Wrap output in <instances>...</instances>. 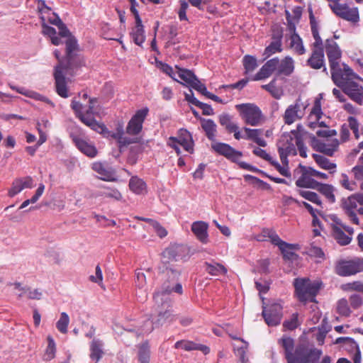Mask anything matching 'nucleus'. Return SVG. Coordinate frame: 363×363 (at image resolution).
<instances>
[{
    "label": "nucleus",
    "instance_id": "obj_30",
    "mask_svg": "<svg viewBox=\"0 0 363 363\" xmlns=\"http://www.w3.org/2000/svg\"><path fill=\"white\" fill-rule=\"evenodd\" d=\"M310 25L314 42L311 45V50L324 51L323 42L320 38L318 28V23L313 16V11H309Z\"/></svg>",
    "mask_w": 363,
    "mask_h": 363
},
{
    "label": "nucleus",
    "instance_id": "obj_53",
    "mask_svg": "<svg viewBox=\"0 0 363 363\" xmlns=\"http://www.w3.org/2000/svg\"><path fill=\"white\" fill-rule=\"evenodd\" d=\"M298 194L304 198L306 200L315 204L316 206L323 208L322 201L320 196L313 191H308V190H301L299 189L297 191Z\"/></svg>",
    "mask_w": 363,
    "mask_h": 363
},
{
    "label": "nucleus",
    "instance_id": "obj_19",
    "mask_svg": "<svg viewBox=\"0 0 363 363\" xmlns=\"http://www.w3.org/2000/svg\"><path fill=\"white\" fill-rule=\"evenodd\" d=\"M279 58L274 57L267 60L260 68L259 72L250 79L252 81H259L269 77L275 71L278 75Z\"/></svg>",
    "mask_w": 363,
    "mask_h": 363
},
{
    "label": "nucleus",
    "instance_id": "obj_38",
    "mask_svg": "<svg viewBox=\"0 0 363 363\" xmlns=\"http://www.w3.org/2000/svg\"><path fill=\"white\" fill-rule=\"evenodd\" d=\"M243 130L245 132V135L242 136V138L251 140L260 147H265L267 145V142L260 137L262 133V129H252L244 127Z\"/></svg>",
    "mask_w": 363,
    "mask_h": 363
},
{
    "label": "nucleus",
    "instance_id": "obj_40",
    "mask_svg": "<svg viewBox=\"0 0 363 363\" xmlns=\"http://www.w3.org/2000/svg\"><path fill=\"white\" fill-rule=\"evenodd\" d=\"M205 271L211 276L225 275L228 272L227 268L220 263L212 261L204 262Z\"/></svg>",
    "mask_w": 363,
    "mask_h": 363
},
{
    "label": "nucleus",
    "instance_id": "obj_10",
    "mask_svg": "<svg viewBox=\"0 0 363 363\" xmlns=\"http://www.w3.org/2000/svg\"><path fill=\"white\" fill-rule=\"evenodd\" d=\"M148 112L149 109L147 107L138 110L128 123L126 133L130 135H138L142 131L143 124Z\"/></svg>",
    "mask_w": 363,
    "mask_h": 363
},
{
    "label": "nucleus",
    "instance_id": "obj_63",
    "mask_svg": "<svg viewBox=\"0 0 363 363\" xmlns=\"http://www.w3.org/2000/svg\"><path fill=\"white\" fill-rule=\"evenodd\" d=\"M350 306L353 309H358L363 305V298L359 294H352L349 297Z\"/></svg>",
    "mask_w": 363,
    "mask_h": 363
},
{
    "label": "nucleus",
    "instance_id": "obj_39",
    "mask_svg": "<svg viewBox=\"0 0 363 363\" xmlns=\"http://www.w3.org/2000/svg\"><path fill=\"white\" fill-rule=\"evenodd\" d=\"M312 157L320 168L328 171L330 174H333L336 172L337 164L332 162L325 156L318 154H313Z\"/></svg>",
    "mask_w": 363,
    "mask_h": 363
},
{
    "label": "nucleus",
    "instance_id": "obj_61",
    "mask_svg": "<svg viewBox=\"0 0 363 363\" xmlns=\"http://www.w3.org/2000/svg\"><path fill=\"white\" fill-rule=\"evenodd\" d=\"M306 253L311 256L318 258L323 259L325 254L320 247L310 245V246L306 247Z\"/></svg>",
    "mask_w": 363,
    "mask_h": 363
},
{
    "label": "nucleus",
    "instance_id": "obj_31",
    "mask_svg": "<svg viewBox=\"0 0 363 363\" xmlns=\"http://www.w3.org/2000/svg\"><path fill=\"white\" fill-rule=\"evenodd\" d=\"M176 140L177 143L182 146L186 151L193 153L194 141L191 133L187 130L180 129L178 131V137H176Z\"/></svg>",
    "mask_w": 363,
    "mask_h": 363
},
{
    "label": "nucleus",
    "instance_id": "obj_49",
    "mask_svg": "<svg viewBox=\"0 0 363 363\" xmlns=\"http://www.w3.org/2000/svg\"><path fill=\"white\" fill-rule=\"evenodd\" d=\"M301 125H297V129L291 130V133L295 138V143L299 152V155L303 158L307 157V147L304 145L302 136L299 133Z\"/></svg>",
    "mask_w": 363,
    "mask_h": 363
},
{
    "label": "nucleus",
    "instance_id": "obj_37",
    "mask_svg": "<svg viewBox=\"0 0 363 363\" xmlns=\"http://www.w3.org/2000/svg\"><path fill=\"white\" fill-rule=\"evenodd\" d=\"M128 186L132 192L138 195L145 194L147 192L146 183L137 176H133L130 179Z\"/></svg>",
    "mask_w": 363,
    "mask_h": 363
},
{
    "label": "nucleus",
    "instance_id": "obj_13",
    "mask_svg": "<svg viewBox=\"0 0 363 363\" xmlns=\"http://www.w3.org/2000/svg\"><path fill=\"white\" fill-rule=\"evenodd\" d=\"M325 47L330 69H333V67L340 66L342 64V51L337 43L333 39H327Z\"/></svg>",
    "mask_w": 363,
    "mask_h": 363
},
{
    "label": "nucleus",
    "instance_id": "obj_51",
    "mask_svg": "<svg viewBox=\"0 0 363 363\" xmlns=\"http://www.w3.org/2000/svg\"><path fill=\"white\" fill-rule=\"evenodd\" d=\"M102 342L99 340H93L90 345V358L98 362L102 357Z\"/></svg>",
    "mask_w": 363,
    "mask_h": 363
},
{
    "label": "nucleus",
    "instance_id": "obj_1",
    "mask_svg": "<svg viewBox=\"0 0 363 363\" xmlns=\"http://www.w3.org/2000/svg\"><path fill=\"white\" fill-rule=\"evenodd\" d=\"M65 63L62 65V71L67 74L73 76L77 74L83 67L86 66V61L83 55L79 52V47L74 37H71L65 41Z\"/></svg>",
    "mask_w": 363,
    "mask_h": 363
},
{
    "label": "nucleus",
    "instance_id": "obj_54",
    "mask_svg": "<svg viewBox=\"0 0 363 363\" xmlns=\"http://www.w3.org/2000/svg\"><path fill=\"white\" fill-rule=\"evenodd\" d=\"M48 346L45 349L43 359L45 361H50L55 357L56 345L52 336L48 335L47 337Z\"/></svg>",
    "mask_w": 363,
    "mask_h": 363
},
{
    "label": "nucleus",
    "instance_id": "obj_5",
    "mask_svg": "<svg viewBox=\"0 0 363 363\" xmlns=\"http://www.w3.org/2000/svg\"><path fill=\"white\" fill-rule=\"evenodd\" d=\"M335 272L341 277H350L363 272L362 258L342 259L335 266Z\"/></svg>",
    "mask_w": 363,
    "mask_h": 363
},
{
    "label": "nucleus",
    "instance_id": "obj_8",
    "mask_svg": "<svg viewBox=\"0 0 363 363\" xmlns=\"http://www.w3.org/2000/svg\"><path fill=\"white\" fill-rule=\"evenodd\" d=\"M295 145V138L291 132L289 133H284L281 135L277 146L278 152L282 164L286 166L289 165L288 156L296 155L297 150Z\"/></svg>",
    "mask_w": 363,
    "mask_h": 363
},
{
    "label": "nucleus",
    "instance_id": "obj_22",
    "mask_svg": "<svg viewBox=\"0 0 363 363\" xmlns=\"http://www.w3.org/2000/svg\"><path fill=\"white\" fill-rule=\"evenodd\" d=\"M304 116V111L301 109L300 100L297 99L294 104L289 105L283 116L284 121L287 125H291L297 120L301 119Z\"/></svg>",
    "mask_w": 363,
    "mask_h": 363
},
{
    "label": "nucleus",
    "instance_id": "obj_33",
    "mask_svg": "<svg viewBox=\"0 0 363 363\" xmlns=\"http://www.w3.org/2000/svg\"><path fill=\"white\" fill-rule=\"evenodd\" d=\"M82 123L91 130L102 135L105 138H108L110 131L103 123L98 122L94 117H86L82 119Z\"/></svg>",
    "mask_w": 363,
    "mask_h": 363
},
{
    "label": "nucleus",
    "instance_id": "obj_56",
    "mask_svg": "<svg viewBox=\"0 0 363 363\" xmlns=\"http://www.w3.org/2000/svg\"><path fill=\"white\" fill-rule=\"evenodd\" d=\"M262 88L269 91L275 99H279L283 95V91L276 86V79L272 80L267 84L262 85Z\"/></svg>",
    "mask_w": 363,
    "mask_h": 363
},
{
    "label": "nucleus",
    "instance_id": "obj_18",
    "mask_svg": "<svg viewBox=\"0 0 363 363\" xmlns=\"http://www.w3.org/2000/svg\"><path fill=\"white\" fill-rule=\"evenodd\" d=\"M353 79L345 85L341 90L347 95L350 99L359 105L363 104V86Z\"/></svg>",
    "mask_w": 363,
    "mask_h": 363
},
{
    "label": "nucleus",
    "instance_id": "obj_26",
    "mask_svg": "<svg viewBox=\"0 0 363 363\" xmlns=\"http://www.w3.org/2000/svg\"><path fill=\"white\" fill-rule=\"evenodd\" d=\"M296 350L301 363H318L321 354L318 350H308L303 346L296 347Z\"/></svg>",
    "mask_w": 363,
    "mask_h": 363
},
{
    "label": "nucleus",
    "instance_id": "obj_59",
    "mask_svg": "<svg viewBox=\"0 0 363 363\" xmlns=\"http://www.w3.org/2000/svg\"><path fill=\"white\" fill-rule=\"evenodd\" d=\"M298 314L297 313H293L289 320H286L283 323V327L289 330H294L299 325Z\"/></svg>",
    "mask_w": 363,
    "mask_h": 363
},
{
    "label": "nucleus",
    "instance_id": "obj_43",
    "mask_svg": "<svg viewBox=\"0 0 363 363\" xmlns=\"http://www.w3.org/2000/svg\"><path fill=\"white\" fill-rule=\"evenodd\" d=\"M290 48L298 55H302L306 53V48L303 45V40L295 31L290 36Z\"/></svg>",
    "mask_w": 363,
    "mask_h": 363
},
{
    "label": "nucleus",
    "instance_id": "obj_21",
    "mask_svg": "<svg viewBox=\"0 0 363 363\" xmlns=\"http://www.w3.org/2000/svg\"><path fill=\"white\" fill-rule=\"evenodd\" d=\"M282 38L283 33L281 30L274 32L272 35V41L268 46H267L263 52L264 60L268 59L272 55L281 52L282 48Z\"/></svg>",
    "mask_w": 363,
    "mask_h": 363
},
{
    "label": "nucleus",
    "instance_id": "obj_25",
    "mask_svg": "<svg viewBox=\"0 0 363 363\" xmlns=\"http://www.w3.org/2000/svg\"><path fill=\"white\" fill-rule=\"evenodd\" d=\"M306 65L313 69H323V71L328 74L324 51L323 50H312L310 57L306 60Z\"/></svg>",
    "mask_w": 363,
    "mask_h": 363
},
{
    "label": "nucleus",
    "instance_id": "obj_20",
    "mask_svg": "<svg viewBox=\"0 0 363 363\" xmlns=\"http://www.w3.org/2000/svg\"><path fill=\"white\" fill-rule=\"evenodd\" d=\"M34 187V181L30 176L18 177L15 179L9 189L8 196L11 198L15 196L25 189H32Z\"/></svg>",
    "mask_w": 363,
    "mask_h": 363
},
{
    "label": "nucleus",
    "instance_id": "obj_32",
    "mask_svg": "<svg viewBox=\"0 0 363 363\" xmlns=\"http://www.w3.org/2000/svg\"><path fill=\"white\" fill-rule=\"evenodd\" d=\"M174 348L182 349L185 351L199 350L204 354L210 352V348L204 345L197 344L189 340H179L174 344Z\"/></svg>",
    "mask_w": 363,
    "mask_h": 363
},
{
    "label": "nucleus",
    "instance_id": "obj_41",
    "mask_svg": "<svg viewBox=\"0 0 363 363\" xmlns=\"http://www.w3.org/2000/svg\"><path fill=\"white\" fill-rule=\"evenodd\" d=\"M138 359L139 363H150V346L147 340L139 344L138 346Z\"/></svg>",
    "mask_w": 363,
    "mask_h": 363
},
{
    "label": "nucleus",
    "instance_id": "obj_6",
    "mask_svg": "<svg viewBox=\"0 0 363 363\" xmlns=\"http://www.w3.org/2000/svg\"><path fill=\"white\" fill-rule=\"evenodd\" d=\"M330 73L333 82L340 89H342L353 79H359L353 70L345 63L330 69Z\"/></svg>",
    "mask_w": 363,
    "mask_h": 363
},
{
    "label": "nucleus",
    "instance_id": "obj_35",
    "mask_svg": "<svg viewBox=\"0 0 363 363\" xmlns=\"http://www.w3.org/2000/svg\"><path fill=\"white\" fill-rule=\"evenodd\" d=\"M323 112L321 110L320 100L316 99L308 116V126L311 128H315L319 120L321 118Z\"/></svg>",
    "mask_w": 363,
    "mask_h": 363
},
{
    "label": "nucleus",
    "instance_id": "obj_14",
    "mask_svg": "<svg viewBox=\"0 0 363 363\" xmlns=\"http://www.w3.org/2000/svg\"><path fill=\"white\" fill-rule=\"evenodd\" d=\"M69 136L77 149L84 155L90 158H94L97 155L98 150L92 143L74 133H71Z\"/></svg>",
    "mask_w": 363,
    "mask_h": 363
},
{
    "label": "nucleus",
    "instance_id": "obj_24",
    "mask_svg": "<svg viewBox=\"0 0 363 363\" xmlns=\"http://www.w3.org/2000/svg\"><path fill=\"white\" fill-rule=\"evenodd\" d=\"M218 121L228 133H233L235 139L239 140L242 138L239 126L233 121L230 115L228 113L220 114L218 116Z\"/></svg>",
    "mask_w": 363,
    "mask_h": 363
},
{
    "label": "nucleus",
    "instance_id": "obj_50",
    "mask_svg": "<svg viewBox=\"0 0 363 363\" xmlns=\"http://www.w3.org/2000/svg\"><path fill=\"white\" fill-rule=\"evenodd\" d=\"M175 68L177 69L179 77L189 86H190L197 78L194 73L189 69L181 68L177 65L175 66Z\"/></svg>",
    "mask_w": 363,
    "mask_h": 363
},
{
    "label": "nucleus",
    "instance_id": "obj_2",
    "mask_svg": "<svg viewBox=\"0 0 363 363\" xmlns=\"http://www.w3.org/2000/svg\"><path fill=\"white\" fill-rule=\"evenodd\" d=\"M295 295L300 302H315V296L320 289V283L308 278H296L294 281Z\"/></svg>",
    "mask_w": 363,
    "mask_h": 363
},
{
    "label": "nucleus",
    "instance_id": "obj_52",
    "mask_svg": "<svg viewBox=\"0 0 363 363\" xmlns=\"http://www.w3.org/2000/svg\"><path fill=\"white\" fill-rule=\"evenodd\" d=\"M99 195L116 201H121L123 199L122 194L118 189L108 186H101Z\"/></svg>",
    "mask_w": 363,
    "mask_h": 363
},
{
    "label": "nucleus",
    "instance_id": "obj_47",
    "mask_svg": "<svg viewBox=\"0 0 363 363\" xmlns=\"http://www.w3.org/2000/svg\"><path fill=\"white\" fill-rule=\"evenodd\" d=\"M278 343L283 347L286 359L294 356V340L288 336H283L278 340Z\"/></svg>",
    "mask_w": 363,
    "mask_h": 363
},
{
    "label": "nucleus",
    "instance_id": "obj_4",
    "mask_svg": "<svg viewBox=\"0 0 363 363\" xmlns=\"http://www.w3.org/2000/svg\"><path fill=\"white\" fill-rule=\"evenodd\" d=\"M235 108L246 125L257 126L262 125L264 121V116L261 109L255 104H237Z\"/></svg>",
    "mask_w": 363,
    "mask_h": 363
},
{
    "label": "nucleus",
    "instance_id": "obj_16",
    "mask_svg": "<svg viewBox=\"0 0 363 363\" xmlns=\"http://www.w3.org/2000/svg\"><path fill=\"white\" fill-rule=\"evenodd\" d=\"M301 176L296 181V185L300 188L314 189L318 182L315 180L311 172V167L299 164Z\"/></svg>",
    "mask_w": 363,
    "mask_h": 363
},
{
    "label": "nucleus",
    "instance_id": "obj_42",
    "mask_svg": "<svg viewBox=\"0 0 363 363\" xmlns=\"http://www.w3.org/2000/svg\"><path fill=\"white\" fill-rule=\"evenodd\" d=\"M201 123L208 139L214 141L217 132V126L214 121L211 119L201 118Z\"/></svg>",
    "mask_w": 363,
    "mask_h": 363
},
{
    "label": "nucleus",
    "instance_id": "obj_46",
    "mask_svg": "<svg viewBox=\"0 0 363 363\" xmlns=\"http://www.w3.org/2000/svg\"><path fill=\"white\" fill-rule=\"evenodd\" d=\"M92 169L101 176V179L105 181L113 180V172L103 163L96 162L93 163Z\"/></svg>",
    "mask_w": 363,
    "mask_h": 363
},
{
    "label": "nucleus",
    "instance_id": "obj_48",
    "mask_svg": "<svg viewBox=\"0 0 363 363\" xmlns=\"http://www.w3.org/2000/svg\"><path fill=\"white\" fill-rule=\"evenodd\" d=\"M172 291H175L179 294H182V286L179 283H174L172 284H166V283H164L162 287L161 291H156L154 294V298L157 299L160 296L164 295V294H169L172 293Z\"/></svg>",
    "mask_w": 363,
    "mask_h": 363
},
{
    "label": "nucleus",
    "instance_id": "obj_15",
    "mask_svg": "<svg viewBox=\"0 0 363 363\" xmlns=\"http://www.w3.org/2000/svg\"><path fill=\"white\" fill-rule=\"evenodd\" d=\"M211 147L216 152L224 156L233 162H237L242 156L241 152L236 150L227 143H215L211 144Z\"/></svg>",
    "mask_w": 363,
    "mask_h": 363
},
{
    "label": "nucleus",
    "instance_id": "obj_64",
    "mask_svg": "<svg viewBox=\"0 0 363 363\" xmlns=\"http://www.w3.org/2000/svg\"><path fill=\"white\" fill-rule=\"evenodd\" d=\"M346 290L357 291L362 293L363 291V282L360 281H354L352 282L347 283L345 285Z\"/></svg>",
    "mask_w": 363,
    "mask_h": 363
},
{
    "label": "nucleus",
    "instance_id": "obj_29",
    "mask_svg": "<svg viewBox=\"0 0 363 363\" xmlns=\"http://www.w3.org/2000/svg\"><path fill=\"white\" fill-rule=\"evenodd\" d=\"M177 319V316L174 314L172 309H167L163 312H160L158 314V318L155 322H150L147 320L145 323L151 324V326L145 330V333H150L155 328H158L166 322L172 323Z\"/></svg>",
    "mask_w": 363,
    "mask_h": 363
},
{
    "label": "nucleus",
    "instance_id": "obj_58",
    "mask_svg": "<svg viewBox=\"0 0 363 363\" xmlns=\"http://www.w3.org/2000/svg\"><path fill=\"white\" fill-rule=\"evenodd\" d=\"M69 323V318L65 312L60 314V318L56 323V328L62 334L67 333V327Z\"/></svg>",
    "mask_w": 363,
    "mask_h": 363
},
{
    "label": "nucleus",
    "instance_id": "obj_57",
    "mask_svg": "<svg viewBox=\"0 0 363 363\" xmlns=\"http://www.w3.org/2000/svg\"><path fill=\"white\" fill-rule=\"evenodd\" d=\"M337 312L342 316L349 317L352 311L348 303V301L345 298H342L337 301Z\"/></svg>",
    "mask_w": 363,
    "mask_h": 363
},
{
    "label": "nucleus",
    "instance_id": "obj_3",
    "mask_svg": "<svg viewBox=\"0 0 363 363\" xmlns=\"http://www.w3.org/2000/svg\"><path fill=\"white\" fill-rule=\"evenodd\" d=\"M341 208L349 220L358 225L357 213L363 216V193H355L341 200Z\"/></svg>",
    "mask_w": 363,
    "mask_h": 363
},
{
    "label": "nucleus",
    "instance_id": "obj_11",
    "mask_svg": "<svg viewBox=\"0 0 363 363\" xmlns=\"http://www.w3.org/2000/svg\"><path fill=\"white\" fill-rule=\"evenodd\" d=\"M331 10L338 17L352 23H357L359 20V11L356 7H350L346 4H334Z\"/></svg>",
    "mask_w": 363,
    "mask_h": 363
},
{
    "label": "nucleus",
    "instance_id": "obj_28",
    "mask_svg": "<svg viewBox=\"0 0 363 363\" xmlns=\"http://www.w3.org/2000/svg\"><path fill=\"white\" fill-rule=\"evenodd\" d=\"M191 229L196 239L202 244H207L209 242L207 223L201 220L195 221L191 224Z\"/></svg>",
    "mask_w": 363,
    "mask_h": 363
},
{
    "label": "nucleus",
    "instance_id": "obj_44",
    "mask_svg": "<svg viewBox=\"0 0 363 363\" xmlns=\"http://www.w3.org/2000/svg\"><path fill=\"white\" fill-rule=\"evenodd\" d=\"M8 285H12L14 286L15 289L18 291H23L25 293H27V298L28 299L40 300L42 297V292L38 289H36L32 290L30 287H23L21 286L20 282L16 281L14 283H9Z\"/></svg>",
    "mask_w": 363,
    "mask_h": 363
},
{
    "label": "nucleus",
    "instance_id": "obj_45",
    "mask_svg": "<svg viewBox=\"0 0 363 363\" xmlns=\"http://www.w3.org/2000/svg\"><path fill=\"white\" fill-rule=\"evenodd\" d=\"M130 35L133 42L138 45H142L145 40V30L142 22L140 23H135L134 28H133Z\"/></svg>",
    "mask_w": 363,
    "mask_h": 363
},
{
    "label": "nucleus",
    "instance_id": "obj_7",
    "mask_svg": "<svg viewBox=\"0 0 363 363\" xmlns=\"http://www.w3.org/2000/svg\"><path fill=\"white\" fill-rule=\"evenodd\" d=\"M267 232L271 242L279 247L284 260L294 261L298 259V255L294 252V250L299 249L298 244H290L283 241L274 231L267 230Z\"/></svg>",
    "mask_w": 363,
    "mask_h": 363
},
{
    "label": "nucleus",
    "instance_id": "obj_9",
    "mask_svg": "<svg viewBox=\"0 0 363 363\" xmlns=\"http://www.w3.org/2000/svg\"><path fill=\"white\" fill-rule=\"evenodd\" d=\"M159 274L166 284H174L181 274L180 268L174 262L163 259L159 267Z\"/></svg>",
    "mask_w": 363,
    "mask_h": 363
},
{
    "label": "nucleus",
    "instance_id": "obj_23",
    "mask_svg": "<svg viewBox=\"0 0 363 363\" xmlns=\"http://www.w3.org/2000/svg\"><path fill=\"white\" fill-rule=\"evenodd\" d=\"M54 78L57 94L62 98H67L69 96L68 89L66 79L63 74L62 65H57L55 67Z\"/></svg>",
    "mask_w": 363,
    "mask_h": 363
},
{
    "label": "nucleus",
    "instance_id": "obj_12",
    "mask_svg": "<svg viewBox=\"0 0 363 363\" xmlns=\"http://www.w3.org/2000/svg\"><path fill=\"white\" fill-rule=\"evenodd\" d=\"M282 309L281 305L277 303L264 308L262 315L269 326H276L280 323L283 315Z\"/></svg>",
    "mask_w": 363,
    "mask_h": 363
},
{
    "label": "nucleus",
    "instance_id": "obj_27",
    "mask_svg": "<svg viewBox=\"0 0 363 363\" xmlns=\"http://www.w3.org/2000/svg\"><path fill=\"white\" fill-rule=\"evenodd\" d=\"M339 142L337 140H328L327 143L321 142L313 138V147L316 150L328 156H333L337 150Z\"/></svg>",
    "mask_w": 363,
    "mask_h": 363
},
{
    "label": "nucleus",
    "instance_id": "obj_60",
    "mask_svg": "<svg viewBox=\"0 0 363 363\" xmlns=\"http://www.w3.org/2000/svg\"><path fill=\"white\" fill-rule=\"evenodd\" d=\"M70 106L74 111L76 117L78 118L82 122L83 118H86L87 117L84 115L83 111V105L79 101H76L75 99H72Z\"/></svg>",
    "mask_w": 363,
    "mask_h": 363
},
{
    "label": "nucleus",
    "instance_id": "obj_17",
    "mask_svg": "<svg viewBox=\"0 0 363 363\" xmlns=\"http://www.w3.org/2000/svg\"><path fill=\"white\" fill-rule=\"evenodd\" d=\"M333 223L331 224V233L333 238L340 245H347L350 243L352 237L347 235L342 230V223L340 219L335 217L333 219Z\"/></svg>",
    "mask_w": 363,
    "mask_h": 363
},
{
    "label": "nucleus",
    "instance_id": "obj_36",
    "mask_svg": "<svg viewBox=\"0 0 363 363\" xmlns=\"http://www.w3.org/2000/svg\"><path fill=\"white\" fill-rule=\"evenodd\" d=\"M294 60L290 56H286L279 60L278 75L290 76L294 71Z\"/></svg>",
    "mask_w": 363,
    "mask_h": 363
},
{
    "label": "nucleus",
    "instance_id": "obj_34",
    "mask_svg": "<svg viewBox=\"0 0 363 363\" xmlns=\"http://www.w3.org/2000/svg\"><path fill=\"white\" fill-rule=\"evenodd\" d=\"M313 189H315L320 194H322L328 203H334L335 202V189L333 185L318 182L316 187H315Z\"/></svg>",
    "mask_w": 363,
    "mask_h": 363
},
{
    "label": "nucleus",
    "instance_id": "obj_55",
    "mask_svg": "<svg viewBox=\"0 0 363 363\" xmlns=\"http://www.w3.org/2000/svg\"><path fill=\"white\" fill-rule=\"evenodd\" d=\"M242 63L245 74L252 72L258 66L256 57L250 55L244 56Z\"/></svg>",
    "mask_w": 363,
    "mask_h": 363
},
{
    "label": "nucleus",
    "instance_id": "obj_62",
    "mask_svg": "<svg viewBox=\"0 0 363 363\" xmlns=\"http://www.w3.org/2000/svg\"><path fill=\"white\" fill-rule=\"evenodd\" d=\"M347 126L349 127V130H352L355 138L359 139L360 136L359 132V123H358L357 120L353 116H350L347 118Z\"/></svg>",
    "mask_w": 363,
    "mask_h": 363
}]
</instances>
